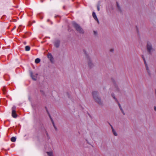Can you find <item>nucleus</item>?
<instances>
[{
	"label": "nucleus",
	"instance_id": "obj_5",
	"mask_svg": "<svg viewBox=\"0 0 156 156\" xmlns=\"http://www.w3.org/2000/svg\"><path fill=\"white\" fill-rule=\"evenodd\" d=\"M113 90L115 92H118L119 91V89L118 86L115 83L113 86Z\"/></svg>",
	"mask_w": 156,
	"mask_h": 156
},
{
	"label": "nucleus",
	"instance_id": "obj_29",
	"mask_svg": "<svg viewBox=\"0 0 156 156\" xmlns=\"http://www.w3.org/2000/svg\"><path fill=\"white\" fill-rule=\"evenodd\" d=\"M49 21V20H48V21Z\"/></svg>",
	"mask_w": 156,
	"mask_h": 156
},
{
	"label": "nucleus",
	"instance_id": "obj_21",
	"mask_svg": "<svg viewBox=\"0 0 156 156\" xmlns=\"http://www.w3.org/2000/svg\"><path fill=\"white\" fill-rule=\"evenodd\" d=\"M21 27L20 26H19L18 28V30H17V31H19V30H19V31H20V27Z\"/></svg>",
	"mask_w": 156,
	"mask_h": 156
},
{
	"label": "nucleus",
	"instance_id": "obj_19",
	"mask_svg": "<svg viewBox=\"0 0 156 156\" xmlns=\"http://www.w3.org/2000/svg\"><path fill=\"white\" fill-rule=\"evenodd\" d=\"M117 7L118 9H119V10H120V6L117 2Z\"/></svg>",
	"mask_w": 156,
	"mask_h": 156
},
{
	"label": "nucleus",
	"instance_id": "obj_2",
	"mask_svg": "<svg viewBox=\"0 0 156 156\" xmlns=\"http://www.w3.org/2000/svg\"><path fill=\"white\" fill-rule=\"evenodd\" d=\"M73 25L77 31L81 34L84 33V32L83 29L76 23L75 22H73Z\"/></svg>",
	"mask_w": 156,
	"mask_h": 156
},
{
	"label": "nucleus",
	"instance_id": "obj_6",
	"mask_svg": "<svg viewBox=\"0 0 156 156\" xmlns=\"http://www.w3.org/2000/svg\"><path fill=\"white\" fill-rule=\"evenodd\" d=\"M60 43V41L58 40H56L55 41L54 44L56 48H58L59 46Z\"/></svg>",
	"mask_w": 156,
	"mask_h": 156
},
{
	"label": "nucleus",
	"instance_id": "obj_7",
	"mask_svg": "<svg viewBox=\"0 0 156 156\" xmlns=\"http://www.w3.org/2000/svg\"><path fill=\"white\" fill-rule=\"evenodd\" d=\"M30 74L32 79L33 80H36L37 74H36L35 75H33V73L31 71L30 72Z\"/></svg>",
	"mask_w": 156,
	"mask_h": 156
},
{
	"label": "nucleus",
	"instance_id": "obj_1",
	"mask_svg": "<svg viewBox=\"0 0 156 156\" xmlns=\"http://www.w3.org/2000/svg\"><path fill=\"white\" fill-rule=\"evenodd\" d=\"M92 94L93 98L95 101L99 104H102V102L101 98L98 97V92L96 91H94L92 92Z\"/></svg>",
	"mask_w": 156,
	"mask_h": 156
},
{
	"label": "nucleus",
	"instance_id": "obj_10",
	"mask_svg": "<svg viewBox=\"0 0 156 156\" xmlns=\"http://www.w3.org/2000/svg\"><path fill=\"white\" fill-rule=\"evenodd\" d=\"M145 65V67H146V68L147 71V72L148 73V75L149 76H151V72L149 69V68H148V66L147 64H146V65Z\"/></svg>",
	"mask_w": 156,
	"mask_h": 156
},
{
	"label": "nucleus",
	"instance_id": "obj_26",
	"mask_svg": "<svg viewBox=\"0 0 156 156\" xmlns=\"http://www.w3.org/2000/svg\"><path fill=\"white\" fill-rule=\"evenodd\" d=\"M15 28H16V27H15L13 28V29H12V30H14V29H15Z\"/></svg>",
	"mask_w": 156,
	"mask_h": 156
},
{
	"label": "nucleus",
	"instance_id": "obj_13",
	"mask_svg": "<svg viewBox=\"0 0 156 156\" xmlns=\"http://www.w3.org/2000/svg\"><path fill=\"white\" fill-rule=\"evenodd\" d=\"M16 138L15 137H12L11 139V141L14 142L16 141Z\"/></svg>",
	"mask_w": 156,
	"mask_h": 156
},
{
	"label": "nucleus",
	"instance_id": "obj_25",
	"mask_svg": "<svg viewBox=\"0 0 156 156\" xmlns=\"http://www.w3.org/2000/svg\"><path fill=\"white\" fill-rule=\"evenodd\" d=\"M89 66H91V64L90 63V62L89 63Z\"/></svg>",
	"mask_w": 156,
	"mask_h": 156
},
{
	"label": "nucleus",
	"instance_id": "obj_3",
	"mask_svg": "<svg viewBox=\"0 0 156 156\" xmlns=\"http://www.w3.org/2000/svg\"><path fill=\"white\" fill-rule=\"evenodd\" d=\"M147 49L148 52L150 54H151L154 51V49L152 47L151 43L148 41L147 44Z\"/></svg>",
	"mask_w": 156,
	"mask_h": 156
},
{
	"label": "nucleus",
	"instance_id": "obj_14",
	"mask_svg": "<svg viewBox=\"0 0 156 156\" xmlns=\"http://www.w3.org/2000/svg\"><path fill=\"white\" fill-rule=\"evenodd\" d=\"M40 62V59L39 58H37L35 59V63H38Z\"/></svg>",
	"mask_w": 156,
	"mask_h": 156
},
{
	"label": "nucleus",
	"instance_id": "obj_20",
	"mask_svg": "<svg viewBox=\"0 0 156 156\" xmlns=\"http://www.w3.org/2000/svg\"><path fill=\"white\" fill-rule=\"evenodd\" d=\"M51 121H52V123L53 124V126H54V127L55 128V129H56V127H55V125H54V123L52 121V120H51Z\"/></svg>",
	"mask_w": 156,
	"mask_h": 156
},
{
	"label": "nucleus",
	"instance_id": "obj_27",
	"mask_svg": "<svg viewBox=\"0 0 156 156\" xmlns=\"http://www.w3.org/2000/svg\"><path fill=\"white\" fill-rule=\"evenodd\" d=\"M41 2H43V0H41Z\"/></svg>",
	"mask_w": 156,
	"mask_h": 156
},
{
	"label": "nucleus",
	"instance_id": "obj_12",
	"mask_svg": "<svg viewBox=\"0 0 156 156\" xmlns=\"http://www.w3.org/2000/svg\"><path fill=\"white\" fill-rule=\"evenodd\" d=\"M48 57L50 59L51 61H52V59H53V58L51 54H48Z\"/></svg>",
	"mask_w": 156,
	"mask_h": 156
},
{
	"label": "nucleus",
	"instance_id": "obj_11",
	"mask_svg": "<svg viewBox=\"0 0 156 156\" xmlns=\"http://www.w3.org/2000/svg\"><path fill=\"white\" fill-rule=\"evenodd\" d=\"M46 153L48 156H53V153L52 151L47 152Z\"/></svg>",
	"mask_w": 156,
	"mask_h": 156
},
{
	"label": "nucleus",
	"instance_id": "obj_8",
	"mask_svg": "<svg viewBox=\"0 0 156 156\" xmlns=\"http://www.w3.org/2000/svg\"><path fill=\"white\" fill-rule=\"evenodd\" d=\"M92 16H93V18H94V19L96 20L97 21V22H98V23L99 24V20L97 17V16L96 15V14L95 13V12H93V13H92Z\"/></svg>",
	"mask_w": 156,
	"mask_h": 156
},
{
	"label": "nucleus",
	"instance_id": "obj_18",
	"mask_svg": "<svg viewBox=\"0 0 156 156\" xmlns=\"http://www.w3.org/2000/svg\"><path fill=\"white\" fill-rule=\"evenodd\" d=\"M142 58L144 61V63L145 64V65H146V64H147V63H146V60H145V59L144 58V57L143 55H142Z\"/></svg>",
	"mask_w": 156,
	"mask_h": 156
},
{
	"label": "nucleus",
	"instance_id": "obj_17",
	"mask_svg": "<svg viewBox=\"0 0 156 156\" xmlns=\"http://www.w3.org/2000/svg\"><path fill=\"white\" fill-rule=\"evenodd\" d=\"M119 108L121 111V112H122V113L123 114V115H125V113H124V112L123 111V109H122L121 106V105H120L119 104Z\"/></svg>",
	"mask_w": 156,
	"mask_h": 156
},
{
	"label": "nucleus",
	"instance_id": "obj_24",
	"mask_svg": "<svg viewBox=\"0 0 156 156\" xmlns=\"http://www.w3.org/2000/svg\"><path fill=\"white\" fill-rule=\"evenodd\" d=\"M154 109L156 111V107L155 106H154Z\"/></svg>",
	"mask_w": 156,
	"mask_h": 156
},
{
	"label": "nucleus",
	"instance_id": "obj_4",
	"mask_svg": "<svg viewBox=\"0 0 156 156\" xmlns=\"http://www.w3.org/2000/svg\"><path fill=\"white\" fill-rule=\"evenodd\" d=\"M16 107L15 106H13L12 108V115L13 117L14 118H16L17 116V115L16 113Z\"/></svg>",
	"mask_w": 156,
	"mask_h": 156
},
{
	"label": "nucleus",
	"instance_id": "obj_28",
	"mask_svg": "<svg viewBox=\"0 0 156 156\" xmlns=\"http://www.w3.org/2000/svg\"><path fill=\"white\" fill-rule=\"evenodd\" d=\"M94 32L95 34L96 33V32L95 31H94Z\"/></svg>",
	"mask_w": 156,
	"mask_h": 156
},
{
	"label": "nucleus",
	"instance_id": "obj_9",
	"mask_svg": "<svg viewBox=\"0 0 156 156\" xmlns=\"http://www.w3.org/2000/svg\"><path fill=\"white\" fill-rule=\"evenodd\" d=\"M109 124L110 125V126L111 127L112 133H113L114 135H115V136H117V133H116V132L115 131V129H114L113 126L110 123H109Z\"/></svg>",
	"mask_w": 156,
	"mask_h": 156
},
{
	"label": "nucleus",
	"instance_id": "obj_22",
	"mask_svg": "<svg viewBox=\"0 0 156 156\" xmlns=\"http://www.w3.org/2000/svg\"><path fill=\"white\" fill-rule=\"evenodd\" d=\"M110 51L112 52H113L114 51V49L113 48H111L110 50Z\"/></svg>",
	"mask_w": 156,
	"mask_h": 156
},
{
	"label": "nucleus",
	"instance_id": "obj_23",
	"mask_svg": "<svg viewBox=\"0 0 156 156\" xmlns=\"http://www.w3.org/2000/svg\"><path fill=\"white\" fill-rule=\"evenodd\" d=\"M97 9H98V11H99L100 10V8H99V6H97Z\"/></svg>",
	"mask_w": 156,
	"mask_h": 156
},
{
	"label": "nucleus",
	"instance_id": "obj_15",
	"mask_svg": "<svg viewBox=\"0 0 156 156\" xmlns=\"http://www.w3.org/2000/svg\"><path fill=\"white\" fill-rule=\"evenodd\" d=\"M30 47L28 46H27L25 47V50L27 51H30Z\"/></svg>",
	"mask_w": 156,
	"mask_h": 156
},
{
	"label": "nucleus",
	"instance_id": "obj_16",
	"mask_svg": "<svg viewBox=\"0 0 156 156\" xmlns=\"http://www.w3.org/2000/svg\"><path fill=\"white\" fill-rule=\"evenodd\" d=\"M112 96L113 98L116 101H118L117 99L115 98V95L114 94H112Z\"/></svg>",
	"mask_w": 156,
	"mask_h": 156
}]
</instances>
